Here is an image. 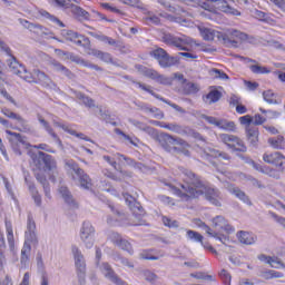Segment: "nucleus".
<instances>
[{
    "label": "nucleus",
    "instance_id": "nucleus-7",
    "mask_svg": "<svg viewBox=\"0 0 285 285\" xmlns=\"http://www.w3.org/2000/svg\"><path fill=\"white\" fill-rule=\"evenodd\" d=\"M126 204L129 206L135 219H137V223H134L132 226H144V215H146V210H144V207L137 203V199L132 197L131 195L125 194L124 195Z\"/></svg>",
    "mask_w": 285,
    "mask_h": 285
},
{
    "label": "nucleus",
    "instance_id": "nucleus-40",
    "mask_svg": "<svg viewBox=\"0 0 285 285\" xmlns=\"http://www.w3.org/2000/svg\"><path fill=\"white\" fill-rule=\"evenodd\" d=\"M261 277H263V279H282V277H284V273L275 269H267L261 273Z\"/></svg>",
    "mask_w": 285,
    "mask_h": 285
},
{
    "label": "nucleus",
    "instance_id": "nucleus-9",
    "mask_svg": "<svg viewBox=\"0 0 285 285\" xmlns=\"http://www.w3.org/2000/svg\"><path fill=\"white\" fill-rule=\"evenodd\" d=\"M66 166L76 173L79 178L80 188H85V190H90V188H92V179H90V176H88V174H86L77 163L69 160L66 163Z\"/></svg>",
    "mask_w": 285,
    "mask_h": 285
},
{
    "label": "nucleus",
    "instance_id": "nucleus-52",
    "mask_svg": "<svg viewBox=\"0 0 285 285\" xmlns=\"http://www.w3.org/2000/svg\"><path fill=\"white\" fill-rule=\"evenodd\" d=\"M100 8H102L104 10H108L109 12H114L115 14H124V11H121V9H118L117 7H114L108 2H100Z\"/></svg>",
    "mask_w": 285,
    "mask_h": 285
},
{
    "label": "nucleus",
    "instance_id": "nucleus-23",
    "mask_svg": "<svg viewBox=\"0 0 285 285\" xmlns=\"http://www.w3.org/2000/svg\"><path fill=\"white\" fill-rule=\"evenodd\" d=\"M140 110H142V112H145L146 115H150V117H154V119H164L165 117L161 109L153 107L150 105H142L140 107Z\"/></svg>",
    "mask_w": 285,
    "mask_h": 285
},
{
    "label": "nucleus",
    "instance_id": "nucleus-44",
    "mask_svg": "<svg viewBox=\"0 0 285 285\" xmlns=\"http://www.w3.org/2000/svg\"><path fill=\"white\" fill-rule=\"evenodd\" d=\"M183 85L181 95H197L199 92V88L193 82H185Z\"/></svg>",
    "mask_w": 285,
    "mask_h": 285
},
{
    "label": "nucleus",
    "instance_id": "nucleus-18",
    "mask_svg": "<svg viewBox=\"0 0 285 285\" xmlns=\"http://www.w3.org/2000/svg\"><path fill=\"white\" fill-rule=\"evenodd\" d=\"M193 147L188 141H186L183 138H176V147H174V151L177 153V155H184V157H190V149Z\"/></svg>",
    "mask_w": 285,
    "mask_h": 285
},
{
    "label": "nucleus",
    "instance_id": "nucleus-43",
    "mask_svg": "<svg viewBox=\"0 0 285 285\" xmlns=\"http://www.w3.org/2000/svg\"><path fill=\"white\" fill-rule=\"evenodd\" d=\"M91 55H94V57H97L98 59H100V61H105V63H112V56L108 52H104L101 50L94 49L91 51Z\"/></svg>",
    "mask_w": 285,
    "mask_h": 285
},
{
    "label": "nucleus",
    "instance_id": "nucleus-22",
    "mask_svg": "<svg viewBox=\"0 0 285 285\" xmlns=\"http://www.w3.org/2000/svg\"><path fill=\"white\" fill-rule=\"evenodd\" d=\"M59 194L61 195L62 199H65L66 204H68L69 206H72V208H79V204L77 203V200H75L68 187L66 186L60 187Z\"/></svg>",
    "mask_w": 285,
    "mask_h": 285
},
{
    "label": "nucleus",
    "instance_id": "nucleus-46",
    "mask_svg": "<svg viewBox=\"0 0 285 285\" xmlns=\"http://www.w3.org/2000/svg\"><path fill=\"white\" fill-rule=\"evenodd\" d=\"M36 179L43 186L46 197H50V185L48 184V179H46V176L37 174Z\"/></svg>",
    "mask_w": 285,
    "mask_h": 285
},
{
    "label": "nucleus",
    "instance_id": "nucleus-50",
    "mask_svg": "<svg viewBox=\"0 0 285 285\" xmlns=\"http://www.w3.org/2000/svg\"><path fill=\"white\" fill-rule=\"evenodd\" d=\"M144 21L147 23V26H150V23L153 26H161V19L156 14L145 17Z\"/></svg>",
    "mask_w": 285,
    "mask_h": 285
},
{
    "label": "nucleus",
    "instance_id": "nucleus-41",
    "mask_svg": "<svg viewBox=\"0 0 285 285\" xmlns=\"http://www.w3.org/2000/svg\"><path fill=\"white\" fill-rule=\"evenodd\" d=\"M39 14L40 17H43V19H49V21H51L52 23H56V26H58L59 28H66V24H63L61 20H59L57 17L50 14V12L43 9H40Z\"/></svg>",
    "mask_w": 285,
    "mask_h": 285
},
{
    "label": "nucleus",
    "instance_id": "nucleus-14",
    "mask_svg": "<svg viewBox=\"0 0 285 285\" xmlns=\"http://www.w3.org/2000/svg\"><path fill=\"white\" fill-rule=\"evenodd\" d=\"M138 88H140V90H144L145 92H148L149 95H151V97H155V99H159V101H163V104H167V106H170V108H174V110H176L177 112H181L184 115V112H186V110H184V108L179 107V105L171 102L170 100L155 94V91H153L150 89V87H147L146 85L141 83V82H135Z\"/></svg>",
    "mask_w": 285,
    "mask_h": 285
},
{
    "label": "nucleus",
    "instance_id": "nucleus-45",
    "mask_svg": "<svg viewBox=\"0 0 285 285\" xmlns=\"http://www.w3.org/2000/svg\"><path fill=\"white\" fill-rule=\"evenodd\" d=\"M187 237L191 242H197L198 244H204V236L199 234V232H195L193 229H187Z\"/></svg>",
    "mask_w": 285,
    "mask_h": 285
},
{
    "label": "nucleus",
    "instance_id": "nucleus-12",
    "mask_svg": "<svg viewBox=\"0 0 285 285\" xmlns=\"http://www.w3.org/2000/svg\"><path fill=\"white\" fill-rule=\"evenodd\" d=\"M263 161L269 164V166H274L277 170H285V156L279 151L264 154Z\"/></svg>",
    "mask_w": 285,
    "mask_h": 285
},
{
    "label": "nucleus",
    "instance_id": "nucleus-20",
    "mask_svg": "<svg viewBox=\"0 0 285 285\" xmlns=\"http://www.w3.org/2000/svg\"><path fill=\"white\" fill-rule=\"evenodd\" d=\"M35 230H37V224L32 217H29L27 223V232L24 234L26 240L29 242V244H37V234Z\"/></svg>",
    "mask_w": 285,
    "mask_h": 285
},
{
    "label": "nucleus",
    "instance_id": "nucleus-34",
    "mask_svg": "<svg viewBox=\"0 0 285 285\" xmlns=\"http://www.w3.org/2000/svg\"><path fill=\"white\" fill-rule=\"evenodd\" d=\"M92 235H95V227H92V224L85 222L80 232V237L82 242H86V239H88V237H91Z\"/></svg>",
    "mask_w": 285,
    "mask_h": 285
},
{
    "label": "nucleus",
    "instance_id": "nucleus-38",
    "mask_svg": "<svg viewBox=\"0 0 285 285\" xmlns=\"http://www.w3.org/2000/svg\"><path fill=\"white\" fill-rule=\"evenodd\" d=\"M39 121H40L41 126H43L45 130H47L48 135H50V137H52V139L58 141V144H61V138H59L57 132H55V129H52L50 124L42 117L39 118Z\"/></svg>",
    "mask_w": 285,
    "mask_h": 285
},
{
    "label": "nucleus",
    "instance_id": "nucleus-15",
    "mask_svg": "<svg viewBox=\"0 0 285 285\" xmlns=\"http://www.w3.org/2000/svg\"><path fill=\"white\" fill-rule=\"evenodd\" d=\"M67 41H71L80 48H90V38L81 36L75 31H68L66 36Z\"/></svg>",
    "mask_w": 285,
    "mask_h": 285
},
{
    "label": "nucleus",
    "instance_id": "nucleus-17",
    "mask_svg": "<svg viewBox=\"0 0 285 285\" xmlns=\"http://www.w3.org/2000/svg\"><path fill=\"white\" fill-rule=\"evenodd\" d=\"M195 224L198 225V228H204L205 233H207L209 237H214V239H218V242H222V244H226V242H228V237L226 235L213 232L210 226L206 225V223L202 222V219H196Z\"/></svg>",
    "mask_w": 285,
    "mask_h": 285
},
{
    "label": "nucleus",
    "instance_id": "nucleus-8",
    "mask_svg": "<svg viewBox=\"0 0 285 285\" xmlns=\"http://www.w3.org/2000/svg\"><path fill=\"white\" fill-rule=\"evenodd\" d=\"M31 159L33 165L41 170V166H46L47 169L49 170H57V160L52 158V156L43 153V151H38L37 154L31 155Z\"/></svg>",
    "mask_w": 285,
    "mask_h": 285
},
{
    "label": "nucleus",
    "instance_id": "nucleus-28",
    "mask_svg": "<svg viewBox=\"0 0 285 285\" xmlns=\"http://www.w3.org/2000/svg\"><path fill=\"white\" fill-rule=\"evenodd\" d=\"M153 126H158V128H165L166 130H170L171 132H181V126L177 124H166L159 120H150Z\"/></svg>",
    "mask_w": 285,
    "mask_h": 285
},
{
    "label": "nucleus",
    "instance_id": "nucleus-48",
    "mask_svg": "<svg viewBox=\"0 0 285 285\" xmlns=\"http://www.w3.org/2000/svg\"><path fill=\"white\" fill-rule=\"evenodd\" d=\"M249 70H252L254 75H271V69H268L267 67L258 66V65L249 66Z\"/></svg>",
    "mask_w": 285,
    "mask_h": 285
},
{
    "label": "nucleus",
    "instance_id": "nucleus-24",
    "mask_svg": "<svg viewBox=\"0 0 285 285\" xmlns=\"http://www.w3.org/2000/svg\"><path fill=\"white\" fill-rule=\"evenodd\" d=\"M13 120L16 121V130L19 132H31L30 124L21 115L18 114Z\"/></svg>",
    "mask_w": 285,
    "mask_h": 285
},
{
    "label": "nucleus",
    "instance_id": "nucleus-25",
    "mask_svg": "<svg viewBox=\"0 0 285 285\" xmlns=\"http://www.w3.org/2000/svg\"><path fill=\"white\" fill-rule=\"evenodd\" d=\"M259 262H265V264H269L272 268H285L284 263L278 261L277 257L266 256L264 254L258 255Z\"/></svg>",
    "mask_w": 285,
    "mask_h": 285
},
{
    "label": "nucleus",
    "instance_id": "nucleus-39",
    "mask_svg": "<svg viewBox=\"0 0 285 285\" xmlns=\"http://www.w3.org/2000/svg\"><path fill=\"white\" fill-rule=\"evenodd\" d=\"M218 128H220V130H226L227 132H235V130H237L235 121L226 119H219Z\"/></svg>",
    "mask_w": 285,
    "mask_h": 285
},
{
    "label": "nucleus",
    "instance_id": "nucleus-49",
    "mask_svg": "<svg viewBox=\"0 0 285 285\" xmlns=\"http://www.w3.org/2000/svg\"><path fill=\"white\" fill-rule=\"evenodd\" d=\"M73 14H76V17H79V19H85L86 21L90 20V13L81 7H75Z\"/></svg>",
    "mask_w": 285,
    "mask_h": 285
},
{
    "label": "nucleus",
    "instance_id": "nucleus-56",
    "mask_svg": "<svg viewBox=\"0 0 285 285\" xmlns=\"http://www.w3.org/2000/svg\"><path fill=\"white\" fill-rule=\"evenodd\" d=\"M117 246L122 250H126L127 253H129V255H132L134 253L132 245L130 244V242L126 239H122Z\"/></svg>",
    "mask_w": 285,
    "mask_h": 285
},
{
    "label": "nucleus",
    "instance_id": "nucleus-30",
    "mask_svg": "<svg viewBox=\"0 0 285 285\" xmlns=\"http://www.w3.org/2000/svg\"><path fill=\"white\" fill-rule=\"evenodd\" d=\"M268 144L272 148H274L275 150H285V140H284V136H276V137H272L268 138Z\"/></svg>",
    "mask_w": 285,
    "mask_h": 285
},
{
    "label": "nucleus",
    "instance_id": "nucleus-4",
    "mask_svg": "<svg viewBox=\"0 0 285 285\" xmlns=\"http://www.w3.org/2000/svg\"><path fill=\"white\" fill-rule=\"evenodd\" d=\"M219 139L222 144L227 146V148L232 153H236V155H242V153H247L248 150V147H246V142H244L238 136L230 134H220Z\"/></svg>",
    "mask_w": 285,
    "mask_h": 285
},
{
    "label": "nucleus",
    "instance_id": "nucleus-13",
    "mask_svg": "<svg viewBox=\"0 0 285 285\" xmlns=\"http://www.w3.org/2000/svg\"><path fill=\"white\" fill-rule=\"evenodd\" d=\"M169 12H173L174 14L160 13V17H164L173 23H179L180 26H188L190 23V21L186 19V11L177 10L175 7H169Z\"/></svg>",
    "mask_w": 285,
    "mask_h": 285
},
{
    "label": "nucleus",
    "instance_id": "nucleus-5",
    "mask_svg": "<svg viewBox=\"0 0 285 285\" xmlns=\"http://www.w3.org/2000/svg\"><path fill=\"white\" fill-rule=\"evenodd\" d=\"M161 41L167 46H174V48H178V50H185L186 52L190 50L188 49V46H193L195 43V40L188 36L176 37L171 33H163Z\"/></svg>",
    "mask_w": 285,
    "mask_h": 285
},
{
    "label": "nucleus",
    "instance_id": "nucleus-57",
    "mask_svg": "<svg viewBox=\"0 0 285 285\" xmlns=\"http://www.w3.org/2000/svg\"><path fill=\"white\" fill-rule=\"evenodd\" d=\"M213 155L216 157L217 161H230V155L228 153L214 150Z\"/></svg>",
    "mask_w": 285,
    "mask_h": 285
},
{
    "label": "nucleus",
    "instance_id": "nucleus-64",
    "mask_svg": "<svg viewBox=\"0 0 285 285\" xmlns=\"http://www.w3.org/2000/svg\"><path fill=\"white\" fill-rule=\"evenodd\" d=\"M109 239L110 242H112V244L117 246L124 238H121V235L119 233L112 232L109 235Z\"/></svg>",
    "mask_w": 285,
    "mask_h": 285
},
{
    "label": "nucleus",
    "instance_id": "nucleus-27",
    "mask_svg": "<svg viewBox=\"0 0 285 285\" xmlns=\"http://www.w3.org/2000/svg\"><path fill=\"white\" fill-rule=\"evenodd\" d=\"M109 208L112 213V216L107 217V224L112 226L114 224H117L121 217H124V212L119 210V208L115 207V205H109Z\"/></svg>",
    "mask_w": 285,
    "mask_h": 285
},
{
    "label": "nucleus",
    "instance_id": "nucleus-59",
    "mask_svg": "<svg viewBox=\"0 0 285 285\" xmlns=\"http://www.w3.org/2000/svg\"><path fill=\"white\" fill-rule=\"evenodd\" d=\"M209 72L215 77V79H228V75L219 69H212Z\"/></svg>",
    "mask_w": 285,
    "mask_h": 285
},
{
    "label": "nucleus",
    "instance_id": "nucleus-36",
    "mask_svg": "<svg viewBox=\"0 0 285 285\" xmlns=\"http://www.w3.org/2000/svg\"><path fill=\"white\" fill-rule=\"evenodd\" d=\"M161 146L165 150H167V153H173V150H175L174 146H177V138L166 135Z\"/></svg>",
    "mask_w": 285,
    "mask_h": 285
},
{
    "label": "nucleus",
    "instance_id": "nucleus-62",
    "mask_svg": "<svg viewBox=\"0 0 285 285\" xmlns=\"http://www.w3.org/2000/svg\"><path fill=\"white\" fill-rule=\"evenodd\" d=\"M53 1L56 2V6H58V8H63L65 10L72 8V3H70V0H53Z\"/></svg>",
    "mask_w": 285,
    "mask_h": 285
},
{
    "label": "nucleus",
    "instance_id": "nucleus-32",
    "mask_svg": "<svg viewBox=\"0 0 285 285\" xmlns=\"http://www.w3.org/2000/svg\"><path fill=\"white\" fill-rule=\"evenodd\" d=\"M237 237L240 244H246L247 246L255 244V236L248 232L240 230L237 233Z\"/></svg>",
    "mask_w": 285,
    "mask_h": 285
},
{
    "label": "nucleus",
    "instance_id": "nucleus-29",
    "mask_svg": "<svg viewBox=\"0 0 285 285\" xmlns=\"http://www.w3.org/2000/svg\"><path fill=\"white\" fill-rule=\"evenodd\" d=\"M24 23H28L29 30H31V32H35L36 35H38V37H43V36L50 35L48 29L41 24L30 23L28 20H24Z\"/></svg>",
    "mask_w": 285,
    "mask_h": 285
},
{
    "label": "nucleus",
    "instance_id": "nucleus-55",
    "mask_svg": "<svg viewBox=\"0 0 285 285\" xmlns=\"http://www.w3.org/2000/svg\"><path fill=\"white\" fill-rule=\"evenodd\" d=\"M0 50H2V52H6V55H8V57H11L9 65L12 63L14 56H12V50L10 49V47L7 46L6 42H3V40H0Z\"/></svg>",
    "mask_w": 285,
    "mask_h": 285
},
{
    "label": "nucleus",
    "instance_id": "nucleus-16",
    "mask_svg": "<svg viewBox=\"0 0 285 285\" xmlns=\"http://www.w3.org/2000/svg\"><path fill=\"white\" fill-rule=\"evenodd\" d=\"M202 8L205 10L200 13L204 19L216 21V23H219V21H222V13L215 11V8H213V6L207 2H203Z\"/></svg>",
    "mask_w": 285,
    "mask_h": 285
},
{
    "label": "nucleus",
    "instance_id": "nucleus-31",
    "mask_svg": "<svg viewBox=\"0 0 285 285\" xmlns=\"http://www.w3.org/2000/svg\"><path fill=\"white\" fill-rule=\"evenodd\" d=\"M102 159L109 164L110 167H112L115 170H119L118 165H117V160H121L125 159L126 161V156L117 153L114 156H104Z\"/></svg>",
    "mask_w": 285,
    "mask_h": 285
},
{
    "label": "nucleus",
    "instance_id": "nucleus-54",
    "mask_svg": "<svg viewBox=\"0 0 285 285\" xmlns=\"http://www.w3.org/2000/svg\"><path fill=\"white\" fill-rule=\"evenodd\" d=\"M219 277L224 285H230V282H233V276L226 269L220 271Z\"/></svg>",
    "mask_w": 285,
    "mask_h": 285
},
{
    "label": "nucleus",
    "instance_id": "nucleus-26",
    "mask_svg": "<svg viewBox=\"0 0 285 285\" xmlns=\"http://www.w3.org/2000/svg\"><path fill=\"white\" fill-rule=\"evenodd\" d=\"M247 141L252 144V146H256L257 141H259V129L257 127L248 126L246 127Z\"/></svg>",
    "mask_w": 285,
    "mask_h": 285
},
{
    "label": "nucleus",
    "instance_id": "nucleus-1",
    "mask_svg": "<svg viewBox=\"0 0 285 285\" xmlns=\"http://www.w3.org/2000/svg\"><path fill=\"white\" fill-rule=\"evenodd\" d=\"M181 179L184 184H166L173 191V195L178 197L180 202H193V199H199L204 195L205 199L213 206H222V191L217 188L206 186L202 177L197 174L191 170H185L181 174Z\"/></svg>",
    "mask_w": 285,
    "mask_h": 285
},
{
    "label": "nucleus",
    "instance_id": "nucleus-47",
    "mask_svg": "<svg viewBox=\"0 0 285 285\" xmlns=\"http://www.w3.org/2000/svg\"><path fill=\"white\" fill-rule=\"evenodd\" d=\"M6 132L9 135V137H13L16 139V141L21 144L22 146H26V148H30V144H28L26 141V137L21 136V134H17V132L10 131V130H7Z\"/></svg>",
    "mask_w": 285,
    "mask_h": 285
},
{
    "label": "nucleus",
    "instance_id": "nucleus-19",
    "mask_svg": "<svg viewBox=\"0 0 285 285\" xmlns=\"http://www.w3.org/2000/svg\"><path fill=\"white\" fill-rule=\"evenodd\" d=\"M213 226L216 230L224 232V233H233V226L228 224V220L224 218V216H216L213 218Z\"/></svg>",
    "mask_w": 285,
    "mask_h": 285
},
{
    "label": "nucleus",
    "instance_id": "nucleus-63",
    "mask_svg": "<svg viewBox=\"0 0 285 285\" xmlns=\"http://www.w3.org/2000/svg\"><path fill=\"white\" fill-rule=\"evenodd\" d=\"M239 124L242 126H250L253 124V117L250 115H246V116H243V117H239Z\"/></svg>",
    "mask_w": 285,
    "mask_h": 285
},
{
    "label": "nucleus",
    "instance_id": "nucleus-21",
    "mask_svg": "<svg viewBox=\"0 0 285 285\" xmlns=\"http://www.w3.org/2000/svg\"><path fill=\"white\" fill-rule=\"evenodd\" d=\"M200 35L205 41H215V38L218 39V41H222V31L203 28L200 29Z\"/></svg>",
    "mask_w": 285,
    "mask_h": 285
},
{
    "label": "nucleus",
    "instance_id": "nucleus-42",
    "mask_svg": "<svg viewBox=\"0 0 285 285\" xmlns=\"http://www.w3.org/2000/svg\"><path fill=\"white\" fill-rule=\"evenodd\" d=\"M219 99H222V91L214 89L210 90L206 96H205V101L207 104H217V101H219Z\"/></svg>",
    "mask_w": 285,
    "mask_h": 285
},
{
    "label": "nucleus",
    "instance_id": "nucleus-2",
    "mask_svg": "<svg viewBox=\"0 0 285 285\" xmlns=\"http://www.w3.org/2000/svg\"><path fill=\"white\" fill-rule=\"evenodd\" d=\"M220 41L228 48H239L242 43H253L255 38L253 36H248L244 31H239L235 28H228L220 31Z\"/></svg>",
    "mask_w": 285,
    "mask_h": 285
},
{
    "label": "nucleus",
    "instance_id": "nucleus-58",
    "mask_svg": "<svg viewBox=\"0 0 285 285\" xmlns=\"http://www.w3.org/2000/svg\"><path fill=\"white\" fill-rule=\"evenodd\" d=\"M119 2L131 8H141L142 6L141 0H119Z\"/></svg>",
    "mask_w": 285,
    "mask_h": 285
},
{
    "label": "nucleus",
    "instance_id": "nucleus-10",
    "mask_svg": "<svg viewBox=\"0 0 285 285\" xmlns=\"http://www.w3.org/2000/svg\"><path fill=\"white\" fill-rule=\"evenodd\" d=\"M149 55L158 61L160 68H171V66H175V57H170L161 47L149 51Z\"/></svg>",
    "mask_w": 285,
    "mask_h": 285
},
{
    "label": "nucleus",
    "instance_id": "nucleus-11",
    "mask_svg": "<svg viewBox=\"0 0 285 285\" xmlns=\"http://www.w3.org/2000/svg\"><path fill=\"white\" fill-rule=\"evenodd\" d=\"M72 254L75 259V266L77 268V275L80 284L86 282V261L83 259V254L79 250L77 246L72 247Z\"/></svg>",
    "mask_w": 285,
    "mask_h": 285
},
{
    "label": "nucleus",
    "instance_id": "nucleus-37",
    "mask_svg": "<svg viewBox=\"0 0 285 285\" xmlns=\"http://www.w3.org/2000/svg\"><path fill=\"white\" fill-rule=\"evenodd\" d=\"M140 259L156 262L159 259V254L155 249H142L139 254Z\"/></svg>",
    "mask_w": 285,
    "mask_h": 285
},
{
    "label": "nucleus",
    "instance_id": "nucleus-33",
    "mask_svg": "<svg viewBox=\"0 0 285 285\" xmlns=\"http://www.w3.org/2000/svg\"><path fill=\"white\" fill-rule=\"evenodd\" d=\"M30 250H32V247L28 242L24 243L22 249H21V256H20V264L22 266H28V263L30 262Z\"/></svg>",
    "mask_w": 285,
    "mask_h": 285
},
{
    "label": "nucleus",
    "instance_id": "nucleus-53",
    "mask_svg": "<svg viewBox=\"0 0 285 285\" xmlns=\"http://www.w3.org/2000/svg\"><path fill=\"white\" fill-rule=\"evenodd\" d=\"M161 222L167 228H179V222L170 219V217L163 216Z\"/></svg>",
    "mask_w": 285,
    "mask_h": 285
},
{
    "label": "nucleus",
    "instance_id": "nucleus-60",
    "mask_svg": "<svg viewBox=\"0 0 285 285\" xmlns=\"http://www.w3.org/2000/svg\"><path fill=\"white\" fill-rule=\"evenodd\" d=\"M252 124H254V126H262V124H266V118L259 114H256L254 117H252Z\"/></svg>",
    "mask_w": 285,
    "mask_h": 285
},
{
    "label": "nucleus",
    "instance_id": "nucleus-3",
    "mask_svg": "<svg viewBox=\"0 0 285 285\" xmlns=\"http://www.w3.org/2000/svg\"><path fill=\"white\" fill-rule=\"evenodd\" d=\"M9 68L13 75H17L20 77V79H23V81H27L28 83L48 81V76L43 71L35 70L33 75H31V72L26 69V66L17 61V58H13V60L9 63Z\"/></svg>",
    "mask_w": 285,
    "mask_h": 285
},
{
    "label": "nucleus",
    "instance_id": "nucleus-6",
    "mask_svg": "<svg viewBox=\"0 0 285 285\" xmlns=\"http://www.w3.org/2000/svg\"><path fill=\"white\" fill-rule=\"evenodd\" d=\"M135 68L140 75H144V77H147V79H153V81H157L158 83H161L163 86H171L173 79L165 77L157 72V70L153 68H148L144 65H135Z\"/></svg>",
    "mask_w": 285,
    "mask_h": 285
},
{
    "label": "nucleus",
    "instance_id": "nucleus-35",
    "mask_svg": "<svg viewBox=\"0 0 285 285\" xmlns=\"http://www.w3.org/2000/svg\"><path fill=\"white\" fill-rule=\"evenodd\" d=\"M229 193H232V195H235V197L240 199V202H244V204H247V206H252L253 203L250 202V198H248L246 193L242 191V189H239V187L230 188Z\"/></svg>",
    "mask_w": 285,
    "mask_h": 285
},
{
    "label": "nucleus",
    "instance_id": "nucleus-51",
    "mask_svg": "<svg viewBox=\"0 0 285 285\" xmlns=\"http://www.w3.org/2000/svg\"><path fill=\"white\" fill-rule=\"evenodd\" d=\"M29 190L32 195V199L36 206H41V195H39V191H37V187H35V185H30Z\"/></svg>",
    "mask_w": 285,
    "mask_h": 285
},
{
    "label": "nucleus",
    "instance_id": "nucleus-61",
    "mask_svg": "<svg viewBox=\"0 0 285 285\" xmlns=\"http://www.w3.org/2000/svg\"><path fill=\"white\" fill-rule=\"evenodd\" d=\"M160 202H161L165 206H169V207H173V206L176 205L175 199L171 198L170 196H166V195L160 196Z\"/></svg>",
    "mask_w": 285,
    "mask_h": 285
}]
</instances>
